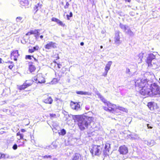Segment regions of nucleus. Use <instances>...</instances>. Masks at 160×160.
Masks as SVG:
<instances>
[{"label":"nucleus","instance_id":"1","mask_svg":"<svg viewBox=\"0 0 160 160\" xmlns=\"http://www.w3.org/2000/svg\"><path fill=\"white\" fill-rule=\"evenodd\" d=\"M75 117L78 119V125L79 129L82 131L88 128L92 121L93 118L86 116H75Z\"/></svg>","mask_w":160,"mask_h":160},{"label":"nucleus","instance_id":"2","mask_svg":"<svg viewBox=\"0 0 160 160\" xmlns=\"http://www.w3.org/2000/svg\"><path fill=\"white\" fill-rule=\"evenodd\" d=\"M146 62L148 66L153 69H156L159 67L158 64V60L156 58V56L153 53H151L148 55Z\"/></svg>","mask_w":160,"mask_h":160},{"label":"nucleus","instance_id":"3","mask_svg":"<svg viewBox=\"0 0 160 160\" xmlns=\"http://www.w3.org/2000/svg\"><path fill=\"white\" fill-rule=\"evenodd\" d=\"M149 88L151 90V97H152L155 95H158L160 96V87L156 83H153L150 84Z\"/></svg>","mask_w":160,"mask_h":160},{"label":"nucleus","instance_id":"4","mask_svg":"<svg viewBox=\"0 0 160 160\" xmlns=\"http://www.w3.org/2000/svg\"><path fill=\"white\" fill-rule=\"evenodd\" d=\"M135 85L136 89H139L142 88L146 85H148L147 81L146 79H139L135 80Z\"/></svg>","mask_w":160,"mask_h":160},{"label":"nucleus","instance_id":"5","mask_svg":"<svg viewBox=\"0 0 160 160\" xmlns=\"http://www.w3.org/2000/svg\"><path fill=\"white\" fill-rule=\"evenodd\" d=\"M149 86H150L148 83V85L146 86L143 88L139 90V92L142 95L147 97L148 96L151 97V92L150 88H149Z\"/></svg>","mask_w":160,"mask_h":160},{"label":"nucleus","instance_id":"6","mask_svg":"<svg viewBox=\"0 0 160 160\" xmlns=\"http://www.w3.org/2000/svg\"><path fill=\"white\" fill-rule=\"evenodd\" d=\"M102 147L100 145H94L92 147V148H91L90 152L92 155L94 152V155L96 156H99L101 153Z\"/></svg>","mask_w":160,"mask_h":160},{"label":"nucleus","instance_id":"7","mask_svg":"<svg viewBox=\"0 0 160 160\" xmlns=\"http://www.w3.org/2000/svg\"><path fill=\"white\" fill-rule=\"evenodd\" d=\"M107 107H103L104 110L106 111H108L113 113L115 111V108H116V105L115 104H112L110 102L107 103Z\"/></svg>","mask_w":160,"mask_h":160},{"label":"nucleus","instance_id":"8","mask_svg":"<svg viewBox=\"0 0 160 160\" xmlns=\"http://www.w3.org/2000/svg\"><path fill=\"white\" fill-rule=\"evenodd\" d=\"M32 81L30 80H26L22 85L18 87V88L20 90H24L26 88L31 86L32 84Z\"/></svg>","mask_w":160,"mask_h":160},{"label":"nucleus","instance_id":"9","mask_svg":"<svg viewBox=\"0 0 160 160\" xmlns=\"http://www.w3.org/2000/svg\"><path fill=\"white\" fill-rule=\"evenodd\" d=\"M118 151L120 154H126L128 152V148L124 145L121 146L119 147Z\"/></svg>","mask_w":160,"mask_h":160},{"label":"nucleus","instance_id":"10","mask_svg":"<svg viewBox=\"0 0 160 160\" xmlns=\"http://www.w3.org/2000/svg\"><path fill=\"white\" fill-rule=\"evenodd\" d=\"M44 47L47 49H50L52 48H55L57 47V44L55 42H50L45 45Z\"/></svg>","mask_w":160,"mask_h":160},{"label":"nucleus","instance_id":"11","mask_svg":"<svg viewBox=\"0 0 160 160\" xmlns=\"http://www.w3.org/2000/svg\"><path fill=\"white\" fill-rule=\"evenodd\" d=\"M110 149V144L109 143H107L105 145L104 149L103 150V154L104 157L106 156L109 153Z\"/></svg>","mask_w":160,"mask_h":160},{"label":"nucleus","instance_id":"12","mask_svg":"<svg viewBox=\"0 0 160 160\" xmlns=\"http://www.w3.org/2000/svg\"><path fill=\"white\" fill-rule=\"evenodd\" d=\"M120 39L119 32V31H117L115 33L114 42L115 43L118 45L121 43Z\"/></svg>","mask_w":160,"mask_h":160},{"label":"nucleus","instance_id":"13","mask_svg":"<svg viewBox=\"0 0 160 160\" xmlns=\"http://www.w3.org/2000/svg\"><path fill=\"white\" fill-rule=\"evenodd\" d=\"M18 50L13 51L11 53V58L14 59V61H17L18 57Z\"/></svg>","mask_w":160,"mask_h":160},{"label":"nucleus","instance_id":"14","mask_svg":"<svg viewBox=\"0 0 160 160\" xmlns=\"http://www.w3.org/2000/svg\"><path fill=\"white\" fill-rule=\"evenodd\" d=\"M28 67L29 71L31 73H32L36 70V68L32 62H28Z\"/></svg>","mask_w":160,"mask_h":160},{"label":"nucleus","instance_id":"15","mask_svg":"<svg viewBox=\"0 0 160 160\" xmlns=\"http://www.w3.org/2000/svg\"><path fill=\"white\" fill-rule=\"evenodd\" d=\"M71 106L72 108L77 111L79 110L80 109V105L77 103L74 102L73 104H71Z\"/></svg>","mask_w":160,"mask_h":160},{"label":"nucleus","instance_id":"16","mask_svg":"<svg viewBox=\"0 0 160 160\" xmlns=\"http://www.w3.org/2000/svg\"><path fill=\"white\" fill-rule=\"evenodd\" d=\"M53 100L50 97H48L46 99H44L42 100V102H45L46 103L49 104H52Z\"/></svg>","mask_w":160,"mask_h":160},{"label":"nucleus","instance_id":"17","mask_svg":"<svg viewBox=\"0 0 160 160\" xmlns=\"http://www.w3.org/2000/svg\"><path fill=\"white\" fill-rule=\"evenodd\" d=\"M112 61H109L108 63L106 64L105 68V71H106V75H107L108 71L109 70L112 64Z\"/></svg>","mask_w":160,"mask_h":160},{"label":"nucleus","instance_id":"18","mask_svg":"<svg viewBox=\"0 0 160 160\" xmlns=\"http://www.w3.org/2000/svg\"><path fill=\"white\" fill-rule=\"evenodd\" d=\"M144 142L145 144H147L148 146L150 147L153 146L155 143L154 141L152 140L148 141L145 140L144 141Z\"/></svg>","mask_w":160,"mask_h":160},{"label":"nucleus","instance_id":"19","mask_svg":"<svg viewBox=\"0 0 160 160\" xmlns=\"http://www.w3.org/2000/svg\"><path fill=\"white\" fill-rule=\"evenodd\" d=\"M40 76V75H37V77H35L33 79L37 83H44L45 82V80L44 78H43L42 80L41 81L39 80L38 79V76Z\"/></svg>","mask_w":160,"mask_h":160},{"label":"nucleus","instance_id":"20","mask_svg":"<svg viewBox=\"0 0 160 160\" xmlns=\"http://www.w3.org/2000/svg\"><path fill=\"white\" fill-rule=\"evenodd\" d=\"M20 4L22 6H27L28 4V0H19Z\"/></svg>","mask_w":160,"mask_h":160},{"label":"nucleus","instance_id":"21","mask_svg":"<svg viewBox=\"0 0 160 160\" xmlns=\"http://www.w3.org/2000/svg\"><path fill=\"white\" fill-rule=\"evenodd\" d=\"M76 93L78 94H80L81 95H90V93L88 92H84L82 91H77Z\"/></svg>","mask_w":160,"mask_h":160},{"label":"nucleus","instance_id":"22","mask_svg":"<svg viewBox=\"0 0 160 160\" xmlns=\"http://www.w3.org/2000/svg\"><path fill=\"white\" fill-rule=\"evenodd\" d=\"M39 48V47L38 46H35L33 47L32 48L29 49L28 50V52L30 53H33L35 51L38 50Z\"/></svg>","mask_w":160,"mask_h":160},{"label":"nucleus","instance_id":"23","mask_svg":"<svg viewBox=\"0 0 160 160\" xmlns=\"http://www.w3.org/2000/svg\"><path fill=\"white\" fill-rule=\"evenodd\" d=\"M41 4L40 5V3H38L34 7V10L35 11V14L41 8Z\"/></svg>","mask_w":160,"mask_h":160},{"label":"nucleus","instance_id":"24","mask_svg":"<svg viewBox=\"0 0 160 160\" xmlns=\"http://www.w3.org/2000/svg\"><path fill=\"white\" fill-rule=\"evenodd\" d=\"M119 26L124 32L127 30V29L128 27V26L124 25L121 23H120Z\"/></svg>","mask_w":160,"mask_h":160},{"label":"nucleus","instance_id":"25","mask_svg":"<svg viewBox=\"0 0 160 160\" xmlns=\"http://www.w3.org/2000/svg\"><path fill=\"white\" fill-rule=\"evenodd\" d=\"M80 155L78 153H75L72 157V160H79Z\"/></svg>","mask_w":160,"mask_h":160},{"label":"nucleus","instance_id":"26","mask_svg":"<svg viewBox=\"0 0 160 160\" xmlns=\"http://www.w3.org/2000/svg\"><path fill=\"white\" fill-rule=\"evenodd\" d=\"M39 30H31V33L32 34H37V36H38L40 35Z\"/></svg>","mask_w":160,"mask_h":160},{"label":"nucleus","instance_id":"27","mask_svg":"<svg viewBox=\"0 0 160 160\" xmlns=\"http://www.w3.org/2000/svg\"><path fill=\"white\" fill-rule=\"evenodd\" d=\"M125 32L130 36H132L133 35V32L131 30L129 27L127 29V30H126Z\"/></svg>","mask_w":160,"mask_h":160},{"label":"nucleus","instance_id":"28","mask_svg":"<svg viewBox=\"0 0 160 160\" xmlns=\"http://www.w3.org/2000/svg\"><path fill=\"white\" fill-rule=\"evenodd\" d=\"M148 106L151 110H154L153 104L152 102L148 103Z\"/></svg>","mask_w":160,"mask_h":160},{"label":"nucleus","instance_id":"29","mask_svg":"<svg viewBox=\"0 0 160 160\" xmlns=\"http://www.w3.org/2000/svg\"><path fill=\"white\" fill-rule=\"evenodd\" d=\"M66 133V130L64 129H62L60 130V132H59V134L60 135L64 136L65 135Z\"/></svg>","mask_w":160,"mask_h":160},{"label":"nucleus","instance_id":"30","mask_svg":"<svg viewBox=\"0 0 160 160\" xmlns=\"http://www.w3.org/2000/svg\"><path fill=\"white\" fill-rule=\"evenodd\" d=\"M115 108L118 109L119 110H121L122 111H124V112H126V111L127 110V109L126 108H125L122 107L118 106H116V108H115Z\"/></svg>","mask_w":160,"mask_h":160},{"label":"nucleus","instance_id":"31","mask_svg":"<svg viewBox=\"0 0 160 160\" xmlns=\"http://www.w3.org/2000/svg\"><path fill=\"white\" fill-rule=\"evenodd\" d=\"M1 158H9V156L8 155L1 153Z\"/></svg>","mask_w":160,"mask_h":160},{"label":"nucleus","instance_id":"32","mask_svg":"<svg viewBox=\"0 0 160 160\" xmlns=\"http://www.w3.org/2000/svg\"><path fill=\"white\" fill-rule=\"evenodd\" d=\"M145 53H141L139 54L138 55V57L140 59V60H141L142 59L143 57L144 56Z\"/></svg>","mask_w":160,"mask_h":160},{"label":"nucleus","instance_id":"33","mask_svg":"<svg viewBox=\"0 0 160 160\" xmlns=\"http://www.w3.org/2000/svg\"><path fill=\"white\" fill-rule=\"evenodd\" d=\"M73 14L72 12H70L69 15L67 14L66 15L67 19L68 20H70L69 17H72Z\"/></svg>","mask_w":160,"mask_h":160},{"label":"nucleus","instance_id":"34","mask_svg":"<svg viewBox=\"0 0 160 160\" xmlns=\"http://www.w3.org/2000/svg\"><path fill=\"white\" fill-rule=\"evenodd\" d=\"M56 22L59 25H60V26H64V24H63V23H62V21H60L58 19L57 20V22Z\"/></svg>","mask_w":160,"mask_h":160},{"label":"nucleus","instance_id":"35","mask_svg":"<svg viewBox=\"0 0 160 160\" xmlns=\"http://www.w3.org/2000/svg\"><path fill=\"white\" fill-rule=\"evenodd\" d=\"M58 82V80L57 78H54L51 81V83L52 84H55Z\"/></svg>","mask_w":160,"mask_h":160},{"label":"nucleus","instance_id":"36","mask_svg":"<svg viewBox=\"0 0 160 160\" xmlns=\"http://www.w3.org/2000/svg\"><path fill=\"white\" fill-rule=\"evenodd\" d=\"M44 149H48L49 150H51L52 149V146H47L45 147H44Z\"/></svg>","mask_w":160,"mask_h":160},{"label":"nucleus","instance_id":"37","mask_svg":"<svg viewBox=\"0 0 160 160\" xmlns=\"http://www.w3.org/2000/svg\"><path fill=\"white\" fill-rule=\"evenodd\" d=\"M101 100L104 103H106L107 104V103H108V102L106 100V99L104 98L103 97L101 99Z\"/></svg>","mask_w":160,"mask_h":160},{"label":"nucleus","instance_id":"38","mask_svg":"<svg viewBox=\"0 0 160 160\" xmlns=\"http://www.w3.org/2000/svg\"><path fill=\"white\" fill-rule=\"evenodd\" d=\"M42 157L44 158H50V159H51L52 158V156L51 155H45V156H42Z\"/></svg>","mask_w":160,"mask_h":160},{"label":"nucleus","instance_id":"39","mask_svg":"<svg viewBox=\"0 0 160 160\" xmlns=\"http://www.w3.org/2000/svg\"><path fill=\"white\" fill-rule=\"evenodd\" d=\"M22 19V18L20 17H18L16 19V20L17 22H20Z\"/></svg>","mask_w":160,"mask_h":160},{"label":"nucleus","instance_id":"40","mask_svg":"<svg viewBox=\"0 0 160 160\" xmlns=\"http://www.w3.org/2000/svg\"><path fill=\"white\" fill-rule=\"evenodd\" d=\"M31 57H32V56H31L30 55H27L26 56L25 58L26 59H28L31 60L32 59Z\"/></svg>","mask_w":160,"mask_h":160},{"label":"nucleus","instance_id":"41","mask_svg":"<svg viewBox=\"0 0 160 160\" xmlns=\"http://www.w3.org/2000/svg\"><path fill=\"white\" fill-rule=\"evenodd\" d=\"M70 4L68 2H67L66 3V4L64 6V8L65 9H66L68 8Z\"/></svg>","mask_w":160,"mask_h":160},{"label":"nucleus","instance_id":"42","mask_svg":"<svg viewBox=\"0 0 160 160\" xmlns=\"http://www.w3.org/2000/svg\"><path fill=\"white\" fill-rule=\"evenodd\" d=\"M12 148L13 149L15 150L17 149L18 148L17 145L16 144H14L12 146Z\"/></svg>","mask_w":160,"mask_h":160},{"label":"nucleus","instance_id":"43","mask_svg":"<svg viewBox=\"0 0 160 160\" xmlns=\"http://www.w3.org/2000/svg\"><path fill=\"white\" fill-rule=\"evenodd\" d=\"M58 19L56 18H52V21L57 22Z\"/></svg>","mask_w":160,"mask_h":160},{"label":"nucleus","instance_id":"44","mask_svg":"<svg viewBox=\"0 0 160 160\" xmlns=\"http://www.w3.org/2000/svg\"><path fill=\"white\" fill-rule=\"evenodd\" d=\"M130 72V70L128 68H127L126 70V72H125L126 73L129 74L130 75V73H129Z\"/></svg>","mask_w":160,"mask_h":160},{"label":"nucleus","instance_id":"45","mask_svg":"<svg viewBox=\"0 0 160 160\" xmlns=\"http://www.w3.org/2000/svg\"><path fill=\"white\" fill-rule=\"evenodd\" d=\"M135 139H139V137L138 135H135L134 137L133 138Z\"/></svg>","mask_w":160,"mask_h":160},{"label":"nucleus","instance_id":"46","mask_svg":"<svg viewBox=\"0 0 160 160\" xmlns=\"http://www.w3.org/2000/svg\"><path fill=\"white\" fill-rule=\"evenodd\" d=\"M149 124H147V127H148V129H152V128L153 127L152 126H149Z\"/></svg>","mask_w":160,"mask_h":160},{"label":"nucleus","instance_id":"47","mask_svg":"<svg viewBox=\"0 0 160 160\" xmlns=\"http://www.w3.org/2000/svg\"><path fill=\"white\" fill-rule=\"evenodd\" d=\"M97 95L98 96V97L101 99L103 97V96H102L101 94L100 93H98L97 94Z\"/></svg>","mask_w":160,"mask_h":160},{"label":"nucleus","instance_id":"48","mask_svg":"<svg viewBox=\"0 0 160 160\" xmlns=\"http://www.w3.org/2000/svg\"><path fill=\"white\" fill-rule=\"evenodd\" d=\"M32 34L31 33V31H30V32H28L26 34V35H30Z\"/></svg>","mask_w":160,"mask_h":160},{"label":"nucleus","instance_id":"49","mask_svg":"<svg viewBox=\"0 0 160 160\" xmlns=\"http://www.w3.org/2000/svg\"><path fill=\"white\" fill-rule=\"evenodd\" d=\"M50 116L51 117H54L56 116V115L54 114H50Z\"/></svg>","mask_w":160,"mask_h":160},{"label":"nucleus","instance_id":"50","mask_svg":"<svg viewBox=\"0 0 160 160\" xmlns=\"http://www.w3.org/2000/svg\"><path fill=\"white\" fill-rule=\"evenodd\" d=\"M20 136V139H22L23 138V135L22 134H21Z\"/></svg>","mask_w":160,"mask_h":160},{"label":"nucleus","instance_id":"51","mask_svg":"<svg viewBox=\"0 0 160 160\" xmlns=\"http://www.w3.org/2000/svg\"><path fill=\"white\" fill-rule=\"evenodd\" d=\"M13 67V66L12 65H9L8 66V68L10 69H12V68Z\"/></svg>","mask_w":160,"mask_h":160},{"label":"nucleus","instance_id":"52","mask_svg":"<svg viewBox=\"0 0 160 160\" xmlns=\"http://www.w3.org/2000/svg\"><path fill=\"white\" fill-rule=\"evenodd\" d=\"M85 109L87 110H89V107L88 106H86L85 107Z\"/></svg>","mask_w":160,"mask_h":160},{"label":"nucleus","instance_id":"53","mask_svg":"<svg viewBox=\"0 0 160 160\" xmlns=\"http://www.w3.org/2000/svg\"><path fill=\"white\" fill-rule=\"evenodd\" d=\"M57 65H58V68H61L60 66H61V65L59 63Z\"/></svg>","mask_w":160,"mask_h":160},{"label":"nucleus","instance_id":"54","mask_svg":"<svg viewBox=\"0 0 160 160\" xmlns=\"http://www.w3.org/2000/svg\"><path fill=\"white\" fill-rule=\"evenodd\" d=\"M25 131H26V130L24 129H21V131L22 132H25Z\"/></svg>","mask_w":160,"mask_h":160},{"label":"nucleus","instance_id":"55","mask_svg":"<svg viewBox=\"0 0 160 160\" xmlns=\"http://www.w3.org/2000/svg\"><path fill=\"white\" fill-rule=\"evenodd\" d=\"M80 44L81 46H82L84 45V43L83 42H82L80 43Z\"/></svg>","mask_w":160,"mask_h":160},{"label":"nucleus","instance_id":"56","mask_svg":"<svg viewBox=\"0 0 160 160\" xmlns=\"http://www.w3.org/2000/svg\"><path fill=\"white\" fill-rule=\"evenodd\" d=\"M69 117V115H66L65 116V118H66V119H68V117Z\"/></svg>","mask_w":160,"mask_h":160},{"label":"nucleus","instance_id":"57","mask_svg":"<svg viewBox=\"0 0 160 160\" xmlns=\"http://www.w3.org/2000/svg\"><path fill=\"white\" fill-rule=\"evenodd\" d=\"M24 144V142H22V144H20L18 145V146L19 147L20 145H23Z\"/></svg>","mask_w":160,"mask_h":160},{"label":"nucleus","instance_id":"58","mask_svg":"<svg viewBox=\"0 0 160 160\" xmlns=\"http://www.w3.org/2000/svg\"><path fill=\"white\" fill-rule=\"evenodd\" d=\"M21 134V133L19 132H18L17 133V136H20Z\"/></svg>","mask_w":160,"mask_h":160},{"label":"nucleus","instance_id":"59","mask_svg":"<svg viewBox=\"0 0 160 160\" xmlns=\"http://www.w3.org/2000/svg\"><path fill=\"white\" fill-rule=\"evenodd\" d=\"M58 100H59V101L60 100L59 99H58V98H56V99H55V100L56 101H57V102L58 101Z\"/></svg>","mask_w":160,"mask_h":160},{"label":"nucleus","instance_id":"60","mask_svg":"<svg viewBox=\"0 0 160 160\" xmlns=\"http://www.w3.org/2000/svg\"><path fill=\"white\" fill-rule=\"evenodd\" d=\"M32 57L34 58V60L35 61H36V62H38V60L36 59L35 58H34L33 56H32Z\"/></svg>","mask_w":160,"mask_h":160},{"label":"nucleus","instance_id":"61","mask_svg":"<svg viewBox=\"0 0 160 160\" xmlns=\"http://www.w3.org/2000/svg\"><path fill=\"white\" fill-rule=\"evenodd\" d=\"M43 35H41V36H40V38L41 39H42L43 38Z\"/></svg>","mask_w":160,"mask_h":160},{"label":"nucleus","instance_id":"62","mask_svg":"<svg viewBox=\"0 0 160 160\" xmlns=\"http://www.w3.org/2000/svg\"><path fill=\"white\" fill-rule=\"evenodd\" d=\"M126 2H130L131 1V0H125Z\"/></svg>","mask_w":160,"mask_h":160},{"label":"nucleus","instance_id":"63","mask_svg":"<svg viewBox=\"0 0 160 160\" xmlns=\"http://www.w3.org/2000/svg\"><path fill=\"white\" fill-rule=\"evenodd\" d=\"M2 59L1 58H0V63H2Z\"/></svg>","mask_w":160,"mask_h":160},{"label":"nucleus","instance_id":"64","mask_svg":"<svg viewBox=\"0 0 160 160\" xmlns=\"http://www.w3.org/2000/svg\"><path fill=\"white\" fill-rule=\"evenodd\" d=\"M103 48V46H100V48L102 49Z\"/></svg>","mask_w":160,"mask_h":160}]
</instances>
